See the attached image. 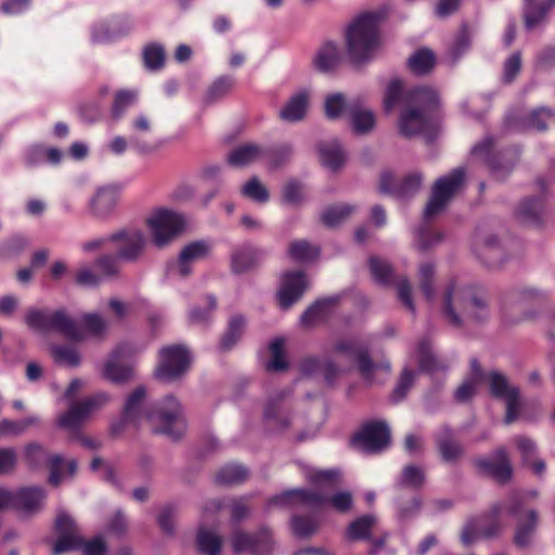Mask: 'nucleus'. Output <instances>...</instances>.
Returning <instances> with one entry per match:
<instances>
[{
    "mask_svg": "<svg viewBox=\"0 0 555 555\" xmlns=\"http://www.w3.org/2000/svg\"><path fill=\"white\" fill-rule=\"evenodd\" d=\"M306 288L305 275L301 272H287L284 274L278 293L279 305L288 309L297 301Z\"/></svg>",
    "mask_w": 555,
    "mask_h": 555,
    "instance_id": "obj_20",
    "label": "nucleus"
},
{
    "mask_svg": "<svg viewBox=\"0 0 555 555\" xmlns=\"http://www.w3.org/2000/svg\"><path fill=\"white\" fill-rule=\"evenodd\" d=\"M334 353H336L341 361L356 363L365 379H371L372 375L379 370L377 364H374L364 346L353 340H343L334 346Z\"/></svg>",
    "mask_w": 555,
    "mask_h": 555,
    "instance_id": "obj_14",
    "label": "nucleus"
},
{
    "mask_svg": "<svg viewBox=\"0 0 555 555\" xmlns=\"http://www.w3.org/2000/svg\"><path fill=\"white\" fill-rule=\"evenodd\" d=\"M304 198L302 188L299 183L291 181L283 190V201L288 205H297Z\"/></svg>",
    "mask_w": 555,
    "mask_h": 555,
    "instance_id": "obj_61",
    "label": "nucleus"
},
{
    "mask_svg": "<svg viewBox=\"0 0 555 555\" xmlns=\"http://www.w3.org/2000/svg\"><path fill=\"white\" fill-rule=\"evenodd\" d=\"M318 528V522L310 517H294L293 529L299 537H308L312 534Z\"/></svg>",
    "mask_w": 555,
    "mask_h": 555,
    "instance_id": "obj_59",
    "label": "nucleus"
},
{
    "mask_svg": "<svg viewBox=\"0 0 555 555\" xmlns=\"http://www.w3.org/2000/svg\"><path fill=\"white\" fill-rule=\"evenodd\" d=\"M500 514L501 507L495 506L481 518L469 520L462 531V543L464 545H470L477 541L480 535L492 537L496 534L501 529V525L499 522Z\"/></svg>",
    "mask_w": 555,
    "mask_h": 555,
    "instance_id": "obj_15",
    "label": "nucleus"
},
{
    "mask_svg": "<svg viewBox=\"0 0 555 555\" xmlns=\"http://www.w3.org/2000/svg\"><path fill=\"white\" fill-rule=\"evenodd\" d=\"M144 397L145 389L143 387H139L130 393L124 410L125 421H138L141 418Z\"/></svg>",
    "mask_w": 555,
    "mask_h": 555,
    "instance_id": "obj_40",
    "label": "nucleus"
},
{
    "mask_svg": "<svg viewBox=\"0 0 555 555\" xmlns=\"http://www.w3.org/2000/svg\"><path fill=\"white\" fill-rule=\"evenodd\" d=\"M108 401L104 392L73 404L67 412L59 417V425L66 429H75L80 426L89 416L101 409Z\"/></svg>",
    "mask_w": 555,
    "mask_h": 555,
    "instance_id": "obj_12",
    "label": "nucleus"
},
{
    "mask_svg": "<svg viewBox=\"0 0 555 555\" xmlns=\"http://www.w3.org/2000/svg\"><path fill=\"white\" fill-rule=\"evenodd\" d=\"M283 347L284 341L281 338H276L270 344L271 360L267 364V370L281 371L287 366Z\"/></svg>",
    "mask_w": 555,
    "mask_h": 555,
    "instance_id": "obj_53",
    "label": "nucleus"
},
{
    "mask_svg": "<svg viewBox=\"0 0 555 555\" xmlns=\"http://www.w3.org/2000/svg\"><path fill=\"white\" fill-rule=\"evenodd\" d=\"M307 480L319 488H335L339 485L341 474L337 469H310L306 473Z\"/></svg>",
    "mask_w": 555,
    "mask_h": 555,
    "instance_id": "obj_34",
    "label": "nucleus"
},
{
    "mask_svg": "<svg viewBox=\"0 0 555 555\" xmlns=\"http://www.w3.org/2000/svg\"><path fill=\"white\" fill-rule=\"evenodd\" d=\"M390 443V430L384 422H371L352 438V444L364 452L375 453L386 449Z\"/></svg>",
    "mask_w": 555,
    "mask_h": 555,
    "instance_id": "obj_11",
    "label": "nucleus"
},
{
    "mask_svg": "<svg viewBox=\"0 0 555 555\" xmlns=\"http://www.w3.org/2000/svg\"><path fill=\"white\" fill-rule=\"evenodd\" d=\"M272 502L282 506H320L327 503L335 511L347 513L352 508L353 496L349 491H339L327 498L318 491L294 489L276 495Z\"/></svg>",
    "mask_w": 555,
    "mask_h": 555,
    "instance_id": "obj_5",
    "label": "nucleus"
},
{
    "mask_svg": "<svg viewBox=\"0 0 555 555\" xmlns=\"http://www.w3.org/2000/svg\"><path fill=\"white\" fill-rule=\"evenodd\" d=\"M248 472L242 465L231 464L222 467L216 475V480L220 485H235L245 481Z\"/></svg>",
    "mask_w": 555,
    "mask_h": 555,
    "instance_id": "obj_39",
    "label": "nucleus"
},
{
    "mask_svg": "<svg viewBox=\"0 0 555 555\" xmlns=\"http://www.w3.org/2000/svg\"><path fill=\"white\" fill-rule=\"evenodd\" d=\"M544 211V203L542 198H533L524 202L517 211L519 219L526 223L538 224Z\"/></svg>",
    "mask_w": 555,
    "mask_h": 555,
    "instance_id": "obj_36",
    "label": "nucleus"
},
{
    "mask_svg": "<svg viewBox=\"0 0 555 555\" xmlns=\"http://www.w3.org/2000/svg\"><path fill=\"white\" fill-rule=\"evenodd\" d=\"M245 321L242 317H233L229 322V327L221 339V348L230 349L241 337L244 330Z\"/></svg>",
    "mask_w": 555,
    "mask_h": 555,
    "instance_id": "obj_49",
    "label": "nucleus"
},
{
    "mask_svg": "<svg viewBox=\"0 0 555 555\" xmlns=\"http://www.w3.org/2000/svg\"><path fill=\"white\" fill-rule=\"evenodd\" d=\"M438 446L442 459L447 462L455 461L463 454L462 447L452 439L449 430L439 437Z\"/></svg>",
    "mask_w": 555,
    "mask_h": 555,
    "instance_id": "obj_44",
    "label": "nucleus"
},
{
    "mask_svg": "<svg viewBox=\"0 0 555 555\" xmlns=\"http://www.w3.org/2000/svg\"><path fill=\"white\" fill-rule=\"evenodd\" d=\"M554 116L553 114L545 108H540L534 112H532L529 124L532 128H535L538 130H544L546 128V125L553 120Z\"/></svg>",
    "mask_w": 555,
    "mask_h": 555,
    "instance_id": "obj_64",
    "label": "nucleus"
},
{
    "mask_svg": "<svg viewBox=\"0 0 555 555\" xmlns=\"http://www.w3.org/2000/svg\"><path fill=\"white\" fill-rule=\"evenodd\" d=\"M211 245L206 241H195L180 251L177 271L181 276H188L192 271V264L209 256Z\"/></svg>",
    "mask_w": 555,
    "mask_h": 555,
    "instance_id": "obj_21",
    "label": "nucleus"
},
{
    "mask_svg": "<svg viewBox=\"0 0 555 555\" xmlns=\"http://www.w3.org/2000/svg\"><path fill=\"white\" fill-rule=\"evenodd\" d=\"M52 354L55 361L62 364L75 366L79 363L78 352L70 347H54L52 349Z\"/></svg>",
    "mask_w": 555,
    "mask_h": 555,
    "instance_id": "obj_58",
    "label": "nucleus"
},
{
    "mask_svg": "<svg viewBox=\"0 0 555 555\" xmlns=\"http://www.w3.org/2000/svg\"><path fill=\"white\" fill-rule=\"evenodd\" d=\"M319 152L323 165L333 170L338 169L345 163V153L337 142L322 144Z\"/></svg>",
    "mask_w": 555,
    "mask_h": 555,
    "instance_id": "obj_35",
    "label": "nucleus"
},
{
    "mask_svg": "<svg viewBox=\"0 0 555 555\" xmlns=\"http://www.w3.org/2000/svg\"><path fill=\"white\" fill-rule=\"evenodd\" d=\"M96 268L100 271L99 274L101 275V279L107 278V276H114L119 271L117 260L109 256L101 257L100 259H98Z\"/></svg>",
    "mask_w": 555,
    "mask_h": 555,
    "instance_id": "obj_63",
    "label": "nucleus"
},
{
    "mask_svg": "<svg viewBox=\"0 0 555 555\" xmlns=\"http://www.w3.org/2000/svg\"><path fill=\"white\" fill-rule=\"evenodd\" d=\"M288 254L297 262H309L319 257V248L304 240L295 241L289 245Z\"/></svg>",
    "mask_w": 555,
    "mask_h": 555,
    "instance_id": "obj_38",
    "label": "nucleus"
},
{
    "mask_svg": "<svg viewBox=\"0 0 555 555\" xmlns=\"http://www.w3.org/2000/svg\"><path fill=\"white\" fill-rule=\"evenodd\" d=\"M438 104L437 92L429 87H417L409 91L403 90L399 79L389 82L384 95V108L392 111L402 106L398 130L405 138L422 135L431 140L437 130L433 111Z\"/></svg>",
    "mask_w": 555,
    "mask_h": 555,
    "instance_id": "obj_1",
    "label": "nucleus"
},
{
    "mask_svg": "<svg viewBox=\"0 0 555 555\" xmlns=\"http://www.w3.org/2000/svg\"><path fill=\"white\" fill-rule=\"evenodd\" d=\"M442 310L446 319L454 326L482 320L488 314L483 297L472 287L459 286L453 283L443 294Z\"/></svg>",
    "mask_w": 555,
    "mask_h": 555,
    "instance_id": "obj_2",
    "label": "nucleus"
},
{
    "mask_svg": "<svg viewBox=\"0 0 555 555\" xmlns=\"http://www.w3.org/2000/svg\"><path fill=\"white\" fill-rule=\"evenodd\" d=\"M422 184V176L420 173H412L405 177L399 186L395 183V177L390 172H384L379 180V191L385 194H397L405 197L414 194Z\"/></svg>",
    "mask_w": 555,
    "mask_h": 555,
    "instance_id": "obj_22",
    "label": "nucleus"
},
{
    "mask_svg": "<svg viewBox=\"0 0 555 555\" xmlns=\"http://www.w3.org/2000/svg\"><path fill=\"white\" fill-rule=\"evenodd\" d=\"M55 530L59 538L54 544L53 553L56 555L74 550H82L85 555H105L107 551L102 537L85 541L74 520L65 513L57 515Z\"/></svg>",
    "mask_w": 555,
    "mask_h": 555,
    "instance_id": "obj_4",
    "label": "nucleus"
},
{
    "mask_svg": "<svg viewBox=\"0 0 555 555\" xmlns=\"http://www.w3.org/2000/svg\"><path fill=\"white\" fill-rule=\"evenodd\" d=\"M109 241L117 242L118 257L125 261H135L145 246V236L139 230H122L109 236Z\"/></svg>",
    "mask_w": 555,
    "mask_h": 555,
    "instance_id": "obj_17",
    "label": "nucleus"
},
{
    "mask_svg": "<svg viewBox=\"0 0 555 555\" xmlns=\"http://www.w3.org/2000/svg\"><path fill=\"white\" fill-rule=\"evenodd\" d=\"M242 194L257 203H266L269 199V192L256 177L249 179L241 190Z\"/></svg>",
    "mask_w": 555,
    "mask_h": 555,
    "instance_id": "obj_47",
    "label": "nucleus"
},
{
    "mask_svg": "<svg viewBox=\"0 0 555 555\" xmlns=\"http://www.w3.org/2000/svg\"><path fill=\"white\" fill-rule=\"evenodd\" d=\"M553 5H555V0H540L526 3L524 9L526 27L532 29L540 24Z\"/></svg>",
    "mask_w": 555,
    "mask_h": 555,
    "instance_id": "obj_32",
    "label": "nucleus"
},
{
    "mask_svg": "<svg viewBox=\"0 0 555 555\" xmlns=\"http://www.w3.org/2000/svg\"><path fill=\"white\" fill-rule=\"evenodd\" d=\"M350 114L354 132L364 134L375 127L376 120L372 111L354 105L350 106Z\"/></svg>",
    "mask_w": 555,
    "mask_h": 555,
    "instance_id": "obj_33",
    "label": "nucleus"
},
{
    "mask_svg": "<svg viewBox=\"0 0 555 555\" xmlns=\"http://www.w3.org/2000/svg\"><path fill=\"white\" fill-rule=\"evenodd\" d=\"M37 421L36 417H29L23 421L2 420L0 422V436H17L29 426L36 424Z\"/></svg>",
    "mask_w": 555,
    "mask_h": 555,
    "instance_id": "obj_54",
    "label": "nucleus"
},
{
    "mask_svg": "<svg viewBox=\"0 0 555 555\" xmlns=\"http://www.w3.org/2000/svg\"><path fill=\"white\" fill-rule=\"evenodd\" d=\"M354 208L347 204H340L327 208L322 214V221L327 227H336L353 212Z\"/></svg>",
    "mask_w": 555,
    "mask_h": 555,
    "instance_id": "obj_43",
    "label": "nucleus"
},
{
    "mask_svg": "<svg viewBox=\"0 0 555 555\" xmlns=\"http://www.w3.org/2000/svg\"><path fill=\"white\" fill-rule=\"evenodd\" d=\"M416 373L412 370L404 369L399 383L393 391V396L396 400H401L405 397L406 392L409 391L410 387L413 385L415 379Z\"/></svg>",
    "mask_w": 555,
    "mask_h": 555,
    "instance_id": "obj_60",
    "label": "nucleus"
},
{
    "mask_svg": "<svg viewBox=\"0 0 555 555\" xmlns=\"http://www.w3.org/2000/svg\"><path fill=\"white\" fill-rule=\"evenodd\" d=\"M488 382L491 393L506 402L505 424L513 423L517 420L521 408L518 389L511 386L505 376L496 372L489 374Z\"/></svg>",
    "mask_w": 555,
    "mask_h": 555,
    "instance_id": "obj_13",
    "label": "nucleus"
},
{
    "mask_svg": "<svg viewBox=\"0 0 555 555\" xmlns=\"http://www.w3.org/2000/svg\"><path fill=\"white\" fill-rule=\"evenodd\" d=\"M235 85L232 77H221L217 79L208 90V98L216 100L229 93Z\"/></svg>",
    "mask_w": 555,
    "mask_h": 555,
    "instance_id": "obj_57",
    "label": "nucleus"
},
{
    "mask_svg": "<svg viewBox=\"0 0 555 555\" xmlns=\"http://www.w3.org/2000/svg\"><path fill=\"white\" fill-rule=\"evenodd\" d=\"M425 482V474L421 467L414 465H408L402 469L399 485L401 487H408L417 489Z\"/></svg>",
    "mask_w": 555,
    "mask_h": 555,
    "instance_id": "obj_48",
    "label": "nucleus"
},
{
    "mask_svg": "<svg viewBox=\"0 0 555 555\" xmlns=\"http://www.w3.org/2000/svg\"><path fill=\"white\" fill-rule=\"evenodd\" d=\"M153 243L162 248L178 236L185 227L183 216L169 209L155 210L146 220Z\"/></svg>",
    "mask_w": 555,
    "mask_h": 555,
    "instance_id": "obj_8",
    "label": "nucleus"
},
{
    "mask_svg": "<svg viewBox=\"0 0 555 555\" xmlns=\"http://www.w3.org/2000/svg\"><path fill=\"white\" fill-rule=\"evenodd\" d=\"M420 366L423 371L435 372L444 369V365L430 351L427 343H421L417 349Z\"/></svg>",
    "mask_w": 555,
    "mask_h": 555,
    "instance_id": "obj_50",
    "label": "nucleus"
},
{
    "mask_svg": "<svg viewBox=\"0 0 555 555\" xmlns=\"http://www.w3.org/2000/svg\"><path fill=\"white\" fill-rule=\"evenodd\" d=\"M310 93L308 90H300L295 93L283 106L280 116L283 120L294 122L301 120L308 109Z\"/></svg>",
    "mask_w": 555,
    "mask_h": 555,
    "instance_id": "obj_24",
    "label": "nucleus"
},
{
    "mask_svg": "<svg viewBox=\"0 0 555 555\" xmlns=\"http://www.w3.org/2000/svg\"><path fill=\"white\" fill-rule=\"evenodd\" d=\"M0 491L9 493L11 496L10 501L5 504V507L12 506L26 513L39 511L46 499L44 491L38 487H26L16 492L5 489H0Z\"/></svg>",
    "mask_w": 555,
    "mask_h": 555,
    "instance_id": "obj_19",
    "label": "nucleus"
},
{
    "mask_svg": "<svg viewBox=\"0 0 555 555\" xmlns=\"http://www.w3.org/2000/svg\"><path fill=\"white\" fill-rule=\"evenodd\" d=\"M118 202L117 191L112 188H102L90 202L92 214L96 218H106L115 209Z\"/></svg>",
    "mask_w": 555,
    "mask_h": 555,
    "instance_id": "obj_25",
    "label": "nucleus"
},
{
    "mask_svg": "<svg viewBox=\"0 0 555 555\" xmlns=\"http://www.w3.org/2000/svg\"><path fill=\"white\" fill-rule=\"evenodd\" d=\"M470 367V376L456 389L455 398L459 402L469 400L476 393L478 386L483 379V373L477 360H472Z\"/></svg>",
    "mask_w": 555,
    "mask_h": 555,
    "instance_id": "obj_29",
    "label": "nucleus"
},
{
    "mask_svg": "<svg viewBox=\"0 0 555 555\" xmlns=\"http://www.w3.org/2000/svg\"><path fill=\"white\" fill-rule=\"evenodd\" d=\"M258 260V251L251 247H243L232 254V269L242 273L253 268Z\"/></svg>",
    "mask_w": 555,
    "mask_h": 555,
    "instance_id": "obj_37",
    "label": "nucleus"
},
{
    "mask_svg": "<svg viewBox=\"0 0 555 555\" xmlns=\"http://www.w3.org/2000/svg\"><path fill=\"white\" fill-rule=\"evenodd\" d=\"M25 323L38 332L59 331L72 339H82L79 326L64 311L31 309L25 315Z\"/></svg>",
    "mask_w": 555,
    "mask_h": 555,
    "instance_id": "obj_6",
    "label": "nucleus"
},
{
    "mask_svg": "<svg viewBox=\"0 0 555 555\" xmlns=\"http://www.w3.org/2000/svg\"><path fill=\"white\" fill-rule=\"evenodd\" d=\"M475 464L482 473L502 483L508 481L512 476V466L503 448L496 451L494 461L478 459Z\"/></svg>",
    "mask_w": 555,
    "mask_h": 555,
    "instance_id": "obj_23",
    "label": "nucleus"
},
{
    "mask_svg": "<svg viewBox=\"0 0 555 555\" xmlns=\"http://www.w3.org/2000/svg\"><path fill=\"white\" fill-rule=\"evenodd\" d=\"M153 431L177 439L185 430L182 409L173 397H167L164 405L146 415Z\"/></svg>",
    "mask_w": 555,
    "mask_h": 555,
    "instance_id": "obj_7",
    "label": "nucleus"
},
{
    "mask_svg": "<svg viewBox=\"0 0 555 555\" xmlns=\"http://www.w3.org/2000/svg\"><path fill=\"white\" fill-rule=\"evenodd\" d=\"M538 515L537 512L530 511L528 514V524L520 521L515 534V543L519 546H526L529 543L530 537L537 526Z\"/></svg>",
    "mask_w": 555,
    "mask_h": 555,
    "instance_id": "obj_51",
    "label": "nucleus"
},
{
    "mask_svg": "<svg viewBox=\"0 0 555 555\" xmlns=\"http://www.w3.org/2000/svg\"><path fill=\"white\" fill-rule=\"evenodd\" d=\"M133 353V349L129 345L118 346L106 361L103 375L113 383H124L131 378L132 369L124 363V360Z\"/></svg>",
    "mask_w": 555,
    "mask_h": 555,
    "instance_id": "obj_18",
    "label": "nucleus"
},
{
    "mask_svg": "<svg viewBox=\"0 0 555 555\" xmlns=\"http://www.w3.org/2000/svg\"><path fill=\"white\" fill-rule=\"evenodd\" d=\"M190 363V353L183 346L164 347L159 351V362L155 375L163 382H172L188 371Z\"/></svg>",
    "mask_w": 555,
    "mask_h": 555,
    "instance_id": "obj_9",
    "label": "nucleus"
},
{
    "mask_svg": "<svg viewBox=\"0 0 555 555\" xmlns=\"http://www.w3.org/2000/svg\"><path fill=\"white\" fill-rule=\"evenodd\" d=\"M145 66L151 69H156L163 66L165 53L162 47L150 46L143 52Z\"/></svg>",
    "mask_w": 555,
    "mask_h": 555,
    "instance_id": "obj_56",
    "label": "nucleus"
},
{
    "mask_svg": "<svg viewBox=\"0 0 555 555\" xmlns=\"http://www.w3.org/2000/svg\"><path fill=\"white\" fill-rule=\"evenodd\" d=\"M371 274L379 284H390L392 282V269L388 262L377 257L370 258Z\"/></svg>",
    "mask_w": 555,
    "mask_h": 555,
    "instance_id": "obj_46",
    "label": "nucleus"
},
{
    "mask_svg": "<svg viewBox=\"0 0 555 555\" xmlns=\"http://www.w3.org/2000/svg\"><path fill=\"white\" fill-rule=\"evenodd\" d=\"M464 178V170L456 168L450 175L440 178L435 183L431 197L425 208V218H433L444 208L448 201L463 184Z\"/></svg>",
    "mask_w": 555,
    "mask_h": 555,
    "instance_id": "obj_10",
    "label": "nucleus"
},
{
    "mask_svg": "<svg viewBox=\"0 0 555 555\" xmlns=\"http://www.w3.org/2000/svg\"><path fill=\"white\" fill-rule=\"evenodd\" d=\"M264 156V151L257 144L247 143L234 149L228 156L230 165L244 167L250 165Z\"/></svg>",
    "mask_w": 555,
    "mask_h": 555,
    "instance_id": "obj_28",
    "label": "nucleus"
},
{
    "mask_svg": "<svg viewBox=\"0 0 555 555\" xmlns=\"http://www.w3.org/2000/svg\"><path fill=\"white\" fill-rule=\"evenodd\" d=\"M334 299H322L311 305L301 315L300 323L304 327H313L324 322L333 311Z\"/></svg>",
    "mask_w": 555,
    "mask_h": 555,
    "instance_id": "obj_27",
    "label": "nucleus"
},
{
    "mask_svg": "<svg viewBox=\"0 0 555 555\" xmlns=\"http://www.w3.org/2000/svg\"><path fill=\"white\" fill-rule=\"evenodd\" d=\"M420 285L421 289L428 301L435 297L433 279L435 275V268L431 263H423L420 267Z\"/></svg>",
    "mask_w": 555,
    "mask_h": 555,
    "instance_id": "obj_52",
    "label": "nucleus"
},
{
    "mask_svg": "<svg viewBox=\"0 0 555 555\" xmlns=\"http://www.w3.org/2000/svg\"><path fill=\"white\" fill-rule=\"evenodd\" d=\"M379 47L378 16L366 12L358 15L346 29V49L352 63L370 60Z\"/></svg>",
    "mask_w": 555,
    "mask_h": 555,
    "instance_id": "obj_3",
    "label": "nucleus"
},
{
    "mask_svg": "<svg viewBox=\"0 0 555 555\" xmlns=\"http://www.w3.org/2000/svg\"><path fill=\"white\" fill-rule=\"evenodd\" d=\"M86 331L94 336L102 335L107 328L106 320L98 313H87L82 318Z\"/></svg>",
    "mask_w": 555,
    "mask_h": 555,
    "instance_id": "obj_55",
    "label": "nucleus"
},
{
    "mask_svg": "<svg viewBox=\"0 0 555 555\" xmlns=\"http://www.w3.org/2000/svg\"><path fill=\"white\" fill-rule=\"evenodd\" d=\"M435 65V55L434 53L428 49H422L415 52L409 60V67L410 69L417 74H426Z\"/></svg>",
    "mask_w": 555,
    "mask_h": 555,
    "instance_id": "obj_41",
    "label": "nucleus"
},
{
    "mask_svg": "<svg viewBox=\"0 0 555 555\" xmlns=\"http://www.w3.org/2000/svg\"><path fill=\"white\" fill-rule=\"evenodd\" d=\"M101 275L93 272L90 268L83 267L77 270L75 281L81 286H95L101 282Z\"/></svg>",
    "mask_w": 555,
    "mask_h": 555,
    "instance_id": "obj_62",
    "label": "nucleus"
},
{
    "mask_svg": "<svg viewBox=\"0 0 555 555\" xmlns=\"http://www.w3.org/2000/svg\"><path fill=\"white\" fill-rule=\"evenodd\" d=\"M138 99V93L133 90H119L115 94L114 102L112 104V116L114 119H119L127 108L132 106Z\"/></svg>",
    "mask_w": 555,
    "mask_h": 555,
    "instance_id": "obj_42",
    "label": "nucleus"
},
{
    "mask_svg": "<svg viewBox=\"0 0 555 555\" xmlns=\"http://www.w3.org/2000/svg\"><path fill=\"white\" fill-rule=\"evenodd\" d=\"M231 544L235 554L248 552L253 555H263L271 550L272 540L268 530H263L257 535L235 531L231 538Z\"/></svg>",
    "mask_w": 555,
    "mask_h": 555,
    "instance_id": "obj_16",
    "label": "nucleus"
},
{
    "mask_svg": "<svg viewBox=\"0 0 555 555\" xmlns=\"http://www.w3.org/2000/svg\"><path fill=\"white\" fill-rule=\"evenodd\" d=\"M339 60L338 48L332 42H326L318 50L313 64L320 72H330L338 65Z\"/></svg>",
    "mask_w": 555,
    "mask_h": 555,
    "instance_id": "obj_30",
    "label": "nucleus"
},
{
    "mask_svg": "<svg viewBox=\"0 0 555 555\" xmlns=\"http://www.w3.org/2000/svg\"><path fill=\"white\" fill-rule=\"evenodd\" d=\"M223 537L217 531L199 527L196 533V547L203 555H221Z\"/></svg>",
    "mask_w": 555,
    "mask_h": 555,
    "instance_id": "obj_26",
    "label": "nucleus"
},
{
    "mask_svg": "<svg viewBox=\"0 0 555 555\" xmlns=\"http://www.w3.org/2000/svg\"><path fill=\"white\" fill-rule=\"evenodd\" d=\"M356 104H347L344 94L333 93L326 96L324 103L325 115L330 119L338 118L346 109L350 111V106Z\"/></svg>",
    "mask_w": 555,
    "mask_h": 555,
    "instance_id": "obj_45",
    "label": "nucleus"
},
{
    "mask_svg": "<svg viewBox=\"0 0 555 555\" xmlns=\"http://www.w3.org/2000/svg\"><path fill=\"white\" fill-rule=\"evenodd\" d=\"M374 515H364L351 521L347 528L346 537L350 541L367 540L371 538L372 529L376 525Z\"/></svg>",
    "mask_w": 555,
    "mask_h": 555,
    "instance_id": "obj_31",
    "label": "nucleus"
}]
</instances>
